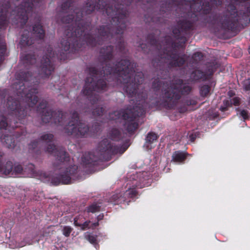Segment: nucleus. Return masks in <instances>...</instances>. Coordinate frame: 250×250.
I'll return each mask as SVG.
<instances>
[{
	"instance_id": "nucleus-26",
	"label": "nucleus",
	"mask_w": 250,
	"mask_h": 250,
	"mask_svg": "<svg viewBox=\"0 0 250 250\" xmlns=\"http://www.w3.org/2000/svg\"><path fill=\"white\" fill-rule=\"evenodd\" d=\"M89 83H92V82L88 78L87 80L86 81V83L87 85V86H89Z\"/></svg>"
},
{
	"instance_id": "nucleus-33",
	"label": "nucleus",
	"mask_w": 250,
	"mask_h": 250,
	"mask_svg": "<svg viewBox=\"0 0 250 250\" xmlns=\"http://www.w3.org/2000/svg\"><path fill=\"white\" fill-rule=\"evenodd\" d=\"M75 225H79L78 224H77V223H76V221H75V222H74Z\"/></svg>"
},
{
	"instance_id": "nucleus-4",
	"label": "nucleus",
	"mask_w": 250,
	"mask_h": 250,
	"mask_svg": "<svg viewBox=\"0 0 250 250\" xmlns=\"http://www.w3.org/2000/svg\"><path fill=\"white\" fill-rule=\"evenodd\" d=\"M76 169V167L75 166L73 167H70L69 170L67 169V170L65 172L64 174L62 175V181L63 184H69L71 183L70 178L68 176L66 179H64V176H67L69 175H71L75 172V171Z\"/></svg>"
},
{
	"instance_id": "nucleus-2",
	"label": "nucleus",
	"mask_w": 250,
	"mask_h": 250,
	"mask_svg": "<svg viewBox=\"0 0 250 250\" xmlns=\"http://www.w3.org/2000/svg\"><path fill=\"white\" fill-rule=\"evenodd\" d=\"M180 90L175 89L169 90L165 92L164 97L167 99V101H169L174 99L176 100L180 97Z\"/></svg>"
},
{
	"instance_id": "nucleus-32",
	"label": "nucleus",
	"mask_w": 250,
	"mask_h": 250,
	"mask_svg": "<svg viewBox=\"0 0 250 250\" xmlns=\"http://www.w3.org/2000/svg\"><path fill=\"white\" fill-rule=\"evenodd\" d=\"M125 67H124V68H123V70H123V71H124V72H125L127 71V70H126V69L124 70V69H125Z\"/></svg>"
},
{
	"instance_id": "nucleus-7",
	"label": "nucleus",
	"mask_w": 250,
	"mask_h": 250,
	"mask_svg": "<svg viewBox=\"0 0 250 250\" xmlns=\"http://www.w3.org/2000/svg\"><path fill=\"white\" fill-rule=\"evenodd\" d=\"M33 31L34 32V33L36 34V36L39 39H42L43 37L44 31L41 25L38 24L34 26L33 27Z\"/></svg>"
},
{
	"instance_id": "nucleus-20",
	"label": "nucleus",
	"mask_w": 250,
	"mask_h": 250,
	"mask_svg": "<svg viewBox=\"0 0 250 250\" xmlns=\"http://www.w3.org/2000/svg\"><path fill=\"white\" fill-rule=\"evenodd\" d=\"M240 114L244 119H246L248 118V112L247 111L245 110H242L241 111Z\"/></svg>"
},
{
	"instance_id": "nucleus-34",
	"label": "nucleus",
	"mask_w": 250,
	"mask_h": 250,
	"mask_svg": "<svg viewBox=\"0 0 250 250\" xmlns=\"http://www.w3.org/2000/svg\"><path fill=\"white\" fill-rule=\"evenodd\" d=\"M22 41H22H23V42H24V41H25L24 40V39H23V38L22 39V41Z\"/></svg>"
},
{
	"instance_id": "nucleus-5",
	"label": "nucleus",
	"mask_w": 250,
	"mask_h": 250,
	"mask_svg": "<svg viewBox=\"0 0 250 250\" xmlns=\"http://www.w3.org/2000/svg\"><path fill=\"white\" fill-rule=\"evenodd\" d=\"M7 165L9 166V167L7 169L6 171H5V172L8 174L10 173V172H12V174H17L21 173L22 170V168L21 166L20 165L15 166L13 169V168L11 167V163H8Z\"/></svg>"
},
{
	"instance_id": "nucleus-40",
	"label": "nucleus",
	"mask_w": 250,
	"mask_h": 250,
	"mask_svg": "<svg viewBox=\"0 0 250 250\" xmlns=\"http://www.w3.org/2000/svg\"><path fill=\"white\" fill-rule=\"evenodd\" d=\"M249 50H250V47L249 48Z\"/></svg>"
},
{
	"instance_id": "nucleus-13",
	"label": "nucleus",
	"mask_w": 250,
	"mask_h": 250,
	"mask_svg": "<svg viewBox=\"0 0 250 250\" xmlns=\"http://www.w3.org/2000/svg\"><path fill=\"white\" fill-rule=\"evenodd\" d=\"M85 237L91 243H94L96 241V237L94 236L91 235H90V234H89L88 233H85Z\"/></svg>"
},
{
	"instance_id": "nucleus-19",
	"label": "nucleus",
	"mask_w": 250,
	"mask_h": 250,
	"mask_svg": "<svg viewBox=\"0 0 250 250\" xmlns=\"http://www.w3.org/2000/svg\"><path fill=\"white\" fill-rule=\"evenodd\" d=\"M240 99L237 97H235L232 99L231 103L235 105H237L239 104Z\"/></svg>"
},
{
	"instance_id": "nucleus-1",
	"label": "nucleus",
	"mask_w": 250,
	"mask_h": 250,
	"mask_svg": "<svg viewBox=\"0 0 250 250\" xmlns=\"http://www.w3.org/2000/svg\"><path fill=\"white\" fill-rule=\"evenodd\" d=\"M78 114L75 113L73 116V120H71L66 127L68 133L74 134L76 135H84L87 133L88 128L87 125L77 120Z\"/></svg>"
},
{
	"instance_id": "nucleus-39",
	"label": "nucleus",
	"mask_w": 250,
	"mask_h": 250,
	"mask_svg": "<svg viewBox=\"0 0 250 250\" xmlns=\"http://www.w3.org/2000/svg\"><path fill=\"white\" fill-rule=\"evenodd\" d=\"M62 154H64V153H65V152H62Z\"/></svg>"
},
{
	"instance_id": "nucleus-25",
	"label": "nucleus",
	"mask_w": 250,
	"mask_h": 250,
	"mask_svg": "<svg viewBox=\"0 0 250 250\" xmlns=\"http://www.w3.org/2000/svg\"><path fill=\"white\" fill-rule=\"evenodd\" d=\"M21 16H22V20H23V21H21V22H24L27 20V16H25V15H21Z\"/></svg>"
},
{
	"instance_id": "nucleus-31",
	"label": "nucleus",
	"mask_w": 250,
	"mask_h": 250,
	"mask_svg": "<svg viewBox=\"0 0 250 250\" xmlns=\"http://www.w3.org/2000/svg\"><path fill=\"white\" fill-rule=\"evenodd\" d=\"M221 110L222 111H225V110H226V107H221Z\"/></svg>"
},
{
	"instance_id": "nucleus-8",
	"label": "nucleus",
	"mask_w": 250,
	"mask_h": 250,
	"mask_svg": "<svg viewBox=\"0 0 250 250\" xmlns=\"http://www.w3.org/2000/svg\"><path fill=\"white\" fill-rule=\"evenodd\" d=\"M47 114L43 115L42 117V121L44 123L49 122L51 119V117H55L56 113L50 111L46 112Z\"/></svg>"
},
{
	"instance_id": "nucleus-36",
	"label": "nucleus",
	"mask_w": 250,
	"mask_h": 250,
	"mask_svg": "<svg viewBox=\"0 0 250 250\" xmlns=\"http://www.w3.org/2000/svg\"><path fill=\"white\" fill-rule=\"evenodd\" d=\"M64 43H63V42H62V46H63V44H64Z\"/></svg>"
},
{
	"instance_id": "nucleus-3",
	"label": "nucleus",
	"mask_w": 250,
	"mask_h": 250,
	"mask_svg": "<svg viewBox=\"0 0 250 250\" xmlns=\"http://www.w3.org/2000/svg\"><path fill=\"white\" fill-rule=\"evenodd\" d=\"M157 136L155 133H149L146 138V142L145 146H146L147 149H151L152 146L151 144L155 141H156Z\"/></svg>"
},
{
	"instance_id": "nucleus-18",
	"label": "nucleus",
	"mask_w": 250,
	"mask_h": 250,
	"mask_svg": "<svg viewBox=\"0 0 250 250\" xmlns=\"http://www.w3.org/2000/svg\"><path fill=\"white\" fill-rule=\"evenodd\" d=\"M56 150L55 146L51 144H50L48 145V146L46 148V151H47L48 153H53L54 151Z\"/></svg>"
},
{
	"instance_id": "nucleus-12",
	"label": "nucleus",
	"mask_w": 250,
	"mask_h": 250,
	"mask_svg": "<svg viewBox=\"0 0 250 250\" xmlns=\"http://www.w3.org/2000/svg\"><path fill=\"white\" fill-rule=\"evenodd\" d=\"M53 135L51 134H45L42 136V139L46 143H49L53 139Z\"/></svg>"
},
{
	"instance_id": "nucleus-24",
	"label": "nucleus",
	"mask_w": 250,
	"mask_h": 250,
	"mask_svg": "<svg viewBox=\"0 0 250 250\" xmlns=\"http://www.w3.org/2000/svg\"><path fill=\"white\" fill-rule=\"evenodd\" d=\"M93 7L94 8V9H96V8L97 9L98 7V6L97 5L96 7V6H93V5H89V10H90V11L93 10Z\"/></svg>"
},
{
	"instance_id": "nucleus-17",
	"label": "nucleus",
	"mask_w": 250,
	"mask_h": 250,
	"mask_svg": "<svg viewBox=\"0 0 250 250\" xmlns=\"http://www.w3.org/2000/svg\"><path fill=\"white\" fill-rule=\"evenodd\" d=\"M243 86L246 90H250V79L246 80L244 81Z\"/></svg>"
},
{
	"instance_id": "nucleus-28",
	"label": "nucleus",
	"mask_w": 250,
	"mask_h": 250,
	"mask_svg": "<svg viewBox=\"0 0 250 250\" xmlns=\"http://www.w3.org/2000/svg\"><path fill=\"white\" fill-rule=\"evenodd\" d=\"M37 102V98L36 97H34L33 99V104H35Z\"/></svg>"
},
{
	"instance_id": "nucleus-11",
	"label": "nucleus",
	"mask_w": 250,
	"mask_h": 250,
	"mask_svg": "<svg viewBox=\"0 0 250 250\" xmlns=\"http://www.w3.org/2000/svg\"><path fill=\"white\" fill-rule=\"evenodd\" d=\"M200 93L202 96H206L209 93V87L207 85L202 86L200 90Z\"/></svg>"
},
{
	"instance_id": "nucleus-23",
	"label": "nucleus",
	"mask_w": 250,
	"mask_h": 250,
	"mask_svg": "<svg viewBox=\"0 0 250 250\" xmlns=\"http://www.w3.org/2000/svg\"><path fill=\"white\" fill-rule=\"evenodd\" d=\"M7 126V123L4 121H2L0 123V128H5Z\"/></svg>"
},
{
	"instance_id": "nucleus-15",
	"label": "nucleus",
	"mask_w": 250,
	"mask_h": 250,
	"mask_svg": "<svg viewBox=\"0 0 250 250\" xmlns=\"http://www.w3.org/2000/svg\"><path fill=\"white\" fill-rule=\"evenodd\" d=\"M43 71H45V73L46 75H49L51 74V72L53 70V67L49 64L48 68H47V65H46L45 68H43Z\"/></svg>"
},
{
	"instance_id": "nucleus-37",
	"label": "nucleus",
	"mask_w": 250,
	"mask_h": 250,
	"mask_svg": "<svg viewBox=\"0 0 250 250\" xmlns=\"http://www.w3.org/2000/svg\"><path fill=\"white\" fill-rule=\"evenodd\" d=\"M123 116H124V118L125 119V115H124Z\"/></svg>"
},
{
	"instance_id": "nucleus-6",
	"label": "nucleus",
	"mask_w": 250,
	"mask_h": 250,
	"mask_svg": "<svg viewBox=\"0 0 250 250\" xmlns=\"http://www.w3.org/2000/svg\"><path fill=\"white\" fill-rule=\"evenodd\" d=\"M186 155L185 153L180 151H176L172 155V161L180 163L184 161Z\"/></svg>"
},
{
	"instance_id": "nucleus-30",
	"label": "nucleus",
	"mask_w": 250,
	"mask_h": 250,
	"mask_svg": "<svg viewBox=\"0 0 250 250\" xmlns=\"http://www.w3.org/2000/svg\"><path fill=\"white\" fill-rule=\"evenodd\" d=\"M99 225L98 223L97 222L96 223H94L92 224L93 225V227H96V226H97L98 225Z\"/></svg>"
},
{
	"instance_id": "nucleus-10",
	"label": "nucleus",
	"mask_w": 250,
	"mask_h": 250,
	"mask_svg": "<svg viewBox=\"0 0 250 250\" xmlns=\"http://www.w3.org/2000/svg\"><path fill=\"white\" fill-rule=\"evenodd\" d=\"M72 229L70 227L65 226L62 229V233L64 235L68 237L70 235Z\"/></svg>"
},
{
	"instance_id": "nucleus-22",
	"label": "nucleus",
	"mask_w": 250,
	"mask_h": 250,
	"mask_svg": "<svg viewBox=\"0 0 250 250\" xmlns=\"http://www.w3.org/2000/svg\"><path fill=\"white\" fill-rule=\"evenodd\" d=\"M89 222H85L83 224L80 225L81 226V228L83 230H84L86 228L88 227Z\"/></svg>"
},
{
	"instance_id": "nucleus-29",
	"label": "nucleus",
	"mask_w": 250,
	"mask_h": 250,
	"mask_svg": "<svg viewBox=\"0 0 250 250\" xmlns=\"http://www.w3.org/2000/svg\"><path fill=\"white\" fill-rule=\"evenodd\" d=\"M63 49H64V50L66 51L68 49V47L67 45H65L63 47Z\"/></svg>"
},
{
	"instance_id": "nucleus-14",
	"label": "nucleus",
	"mask_w": 250,
	"mask_h": 250,
	"mask_svg": "<svg viewBox=\"0 0 250 250\" xmlns=\"http://www.w3.org/2000/svg\"><path fill=\"white\" fill-rule=\"evenodd\" d=\"M99 208L97 205H93L88 208V211L92 213L99 211Z\"/></svg>"
},
{
	"instance_id": "nucleus-35",
	"label": "nucleus",
	"mask_w": 250,
	"mask_h": 250,
	"mask_svg": "<svg viewBox=\"0 0 250 250\" xmlns=\"http://www.w3.org/2000/svg\"><path fill=\"white\" fill-rule=\"evenodd\" d=\"M26 44H27V45H29V43H28V42H26Z\"/></svg>"
},
{
	"instance_id": "nucleus-16",
	"label": "nucleus",
	"mask_w": 250,
	"mask_h": 250,
	"mask_svg": "<svg viewBox=\"0 0 250 250\" xmlns=\"http://www.w3.org/2000/svg\"><path fill=\"white\" fill-rule=\"evenodd\" d=\"M120 77H122L123 78L124 83H127L128 81L126 79L128 78H130V76L129 75L126 76L125 75V72L123 71V70L120 72Z\"/></svg>"
},
{
	"instance_id": "nucleus-21",
	"label": "nucleus",
	"mask_w": 250,
	"mask_h": 250,
	"mask_svg": "<svg viewBox=\"0 0 250 250\" xmlns=\"http://www.w3.org/2000/svg\"><path fill=\"white\" fill-rule=\"evenodd\" d=\"M126 194H129V196L132 197L133 195H135V191L134 190H129L126 191Z\"/></svg>"
},
{
	"instance_id": "nucleus-27",
	"label": "nucleus",
	"mask_w": 250,
	"mask_h": 250,
	"mask_svg": "<svg viewBox=\"0 0 250 250\" xmlns=\"http://www.w3.org/2000/svg\"><path fill=\"white\" fill-rule=\"evenodd\" d=\"M224 104L226 106H229L230 104V102L229 100H227L224 102Z\"/></svg>"
},
{
	"instance_id": "nucleus-9",
	"label": "nucleus",
	"mask_w": 250,
	"mask_h": 250,
	"mask_svg": "<svg viewBox=\"0 0 250 250\" xmlns=\"http://www.w3.org/2000/svg\"><path fill=\"white\" fill-rule=\"evenodd\" d=\"M105 87V82L103 80H100L96 83V87L94 88V89L97 91H100L101 90H104Z\"/></svg>"
},
{
	"instance_id": "nucleus-38",
	"label": "nucleus",
	"mask_w": 250,
	"mask_h": 250,
	"mask_svg": "<svg viewBox=\"0 0 250 250\" xmlns=\"http://www.w3.org/2000/svg\"><path fill=\"white\" fill-rule=\"evenodd\" d=\"M5 142H6V144H8V142H6V140H5Z\"/></svg>"
}]
</instances>
